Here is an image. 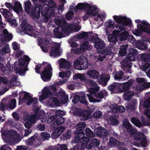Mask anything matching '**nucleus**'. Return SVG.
<instances>
[{
    "mask_svg": "<svg viewBox=\"0 0 150 150\" xmlns=\"http://www.w3.org/2000/svg\"><path fill=\"white\" fill-rule=\"evenodd\" d=\"M113 18L115 22L118 23V25H116L115 26V27L117 30H115L113 31V33L116 35L110 34L108 36V39L110 42L114 44L118 41L116 35H120V32L126 30L125 28L123 25H119L122 24L123 25L127 26L132 24V21L130 19L128 18L125 16H121L115 15L113 16Z\"/></svg>",
    "mask_w": 150,
    "mask_h": 150,
    "instance_id": "1",
    "label": "nucleus"
},
{
    "mask_svg": "<svg viewBox=\"0 0 150 150\" xmlns=\"http://www.w3.org/2000/svg\"><path fill=\"white\" fill-rule=\"evenodd\" d=\"M21 59L19 61V64H15L14 70L17 72L19 73L21 75L25 74V71L28 70V64L30 60V58L26 55H24L23 58L21 57Z\"/></svg>",
    "mask_w": 150,
    "mask_h": 150,
    "instance_id": "2",
    "label": "nucleus"
},
{
    "mask_svg": "<svg viewBox=\"0 0 150 150\" xmlns=\"http://www.w3.org/2000/svg\"><path fill=\"white\" fill-rule=\"evenodd\" d=\"M55 23L58 26L62 27V30L64 33H66L69 29L78 31L81 29V27L74 24H69L67 23L64 19H59L56 18L54 20Z\"/></svg>",
    "mask_w": 150,
    "mask_h": 150,
    "instance_id": "3",
    "label": "nucleus"
},
{
    "mask_svg": "<svg viewBox=\"0 0 150 150\" xmlns=\"http://www.w3.org/2000/svg\"><path fill=\"white\" fill-rule=\"evenodd\" d=\"M128 54L126 57V59H124L122 61L124 63L123 66L126 67H127L128 69H127V72L131 73L130 71L131 68L132 64L129 63L128 61H134L135 60V56L137 55L138 53L137 50L135 48H129L128 52Z\"/></svg>",
    "mask_w": 150,
    "mask_h": 150,
    "instance_id": "4",
    "label": "nucleus"
},
{
    "mask_svg": "<svg viewBox=\"0 0 150 150\" xmlns=\"http://www.w3.org/2000/svg\"><path fill=\"white\" fill-rule=\"evenodd\" d=\"M97 9V7L95 5H91L87 3H79L75 8V11L78 10H86L87 15H90L93 11H95Z\"/></svg>",
    "mask_w": 150,
    "mask_h": 150,
    "instance_id": "5",
    "label": "nucleus"
},
{
    "mask_svg": "<svg viewBox=\"0 0 150 150\" xmlns=\"http://www.w3.org/2000/svg\"><path fill=\"white\" fill-rule=\"evenodd\" d=\"M52 71L53 69L50 64L46 65L41 74L42 79L44 81H50L52 75Z\"/></svg>",
    "mask_w": 150,
    "mask_h": 150,
    "instance_id": "6",
    "label": "nucleus"
},
{
    "mask_svg": "<svg viewBox=\"0 0 150 150\" xmlns=\"http://www.w3.org/2000/svg\"><path fill=\"white\" fill-rule=\"evenodd\" d=\"M140 62L142 65L140 68L144 71H147L150 67V53H143L141 56Z\"/></svg>",
    "mask_w": 150,
    "mask_h": 150,
    "instance_id": "7",
    "label": "nucleus"
},
{
    "mask_svg": "<svg viewBox=\"0 0 150 150\" xmlns=\"http://www.w3.org/2000/svg\"><path fill=\"white\" fill-rule=\"evenodd\" d=\"M90 39V42L94 43V46L95 48L102 50L105 47L104 42L100 39L97 34H94L91 35Z\"/></svg>",
    "mask_w": 150,
    "mask_h": 150,
    "instance_id": "8",
    "label": "nucleus"
},
{
    "mask_svg": "<svg viewBox=\"0 0 150 150\" xmlns=\"http://www.w3.org/2000/svg\"><path fill=\"white\" fill-rule=\"evenodd\" d=\"M42 7L41 5H34L31 8L29 14L32 16L33 18L38 19L40 16V13L41 12Z\"/></svg>",
    "mask_w": 150,
    "mask_h": 150,
    "instance_id": "9",
    "label": "nucleus"
},
{
    "mask_svg": "<svg viewBox=\"0 0 150 150\" xmlns=\"http://www.w3.org/2000/svg\"><path fill=\"white\" fill-rule=\"evenodd\" d=\"M134 82V79L129 80L127 82L123 83H120L119 91L121 92L128 91L131 88Z\"/></svg>",
    "mask_w": 150,
    "mask_h": 150,
    "instance_id": "10",
    "label": "nucleus"
},
{
    "mask_svg": "<svg viewBox=\"0 0 150 150\" xmlns=\"http://www.w3.org/2000/svg\"><path fill=\"white\" fill-rule=\"evenodd\" d=\"M57 6V4L55 2L51 0L49 1L48 4H44L42 7L41 9H44L45 10H48V12L53 13L54 14L57 15V13H56L54 9Z\"/></svg>",
    "mask_w": 150,
    "mask_h": 150,
    "instance_id": "11",
    "label": "nucleus"
},
{
    "mask_svg": "<svg viewBox=\"0 0 150 150\" xmlns=\"http://www.w3.org/2000/svg\"><path fill=\"white\" fill-rule=\"evenodd\" d=\"M66 128L62 126H59L55 128L51 134L52 138L56 139L64 131Z\"/></svg>",
    "mask_w": 150,
    "mask_h": 150,
    "instance_id": "12",
    "label": "nucleus"
},
{
    "mask_svg": "<svg viewBox=\"0 0 150 150\" xmlns=\"http://www.w3.org/2000/svg\"><path fill=\"white\" fill-rule=\"evenodd\" d=\"M53 96L52 92L48 88H46L42 91V94L40 96V100H43L47 98H51Z\"/></svg>",
    "mask_w": 150,
    "mask_h": 150,
    "instance_id": "13",
    "label": "nucleus"
},
{
    "mask_svg": "<svg viewBox=\"0 0 150 150\" xmlns=\"http://www.w3.org/2000/svg\"><path fill=\"white\" fill-rule=\"evenodd\" d=\"M53 13L48 12V10H45L44 9H41V13L44 17L43 19L42 22L45 23H47L48 21V19L51 17H55L57 16V15L54 14Z\"/></svg>",
    "mask_w": 150,
    "mask_h": 150,
    "instance_id": "14",
    "label": "nucleus"
},
{
    "mask_svg": "<svg viewBox=\"0 0 150 150\" xmlns=\"http://www.w3.org/2000/svg\"><path fill=\"white\" fill-rule=\"evenodd\" d=\"M123 126L126 128L127 132L132 135H134L137 132V130L132 127L128 120L124 122Z\"/></svg>",
    "mask_w": 150,
    "mask_h": 150,
    "instance_id": "15",
    "label": "nucleus"
},
{
    "mask_svg": "<svg viewBox=\"0 0 150 150\" xmlns=\"http://www.w3.org/2000/svg\"><path fill=\"white\" fill-rule=\"evenodd\" d=\"M1 40L4 41H10L13 38V35L9 33L6 29H5L2 31L0 34Z\"/></svg>",
    "mask_w": 150,
    "mask_h": 150,
    "instance_id": "16",
    "label": "nucleus"
},
{
    "mask_svg": "<svg viewBox=\"0 0 150 150\" xmlns=\"http://www.w3.org/2000/svg\"><path fill=\"white\" fill-rule=\"evenodd\" d=\"M22 30L23 32L29 35L30 33H31L33 30V27L28 24L26 21H24L21 23Z\"/></svg>",
    "mask_w": 150,
    "mask_h": 150,
    "instance_id": "17",
    "label": "nucleus"
},
{
    "mask_svg": "<svg viewBox=\"0 0 150 150\" xmlns=\"http://www.w3.org/2000/svg\"><path fill=\"white\" fill-rule=\"evenodd\" d=\"M71 63L66 59L64 58H61L59 63V67L61 68L64 70L69 69L71 66Z\"/></svg>",
    "mask_w": 150,
    "mask_h": 150,
    "instance_id": "18",
    "label": "nucleus"
},
{
    "mask_svg": "<svg viewBox=\"0 0 150 150\" xmlns=\"http://www.w3.org/2000/svg\"><path fill=\"white\" fill-rule=\"evenodd\" d=\"M55 96L59 97L63 103H66L68 100V96L64 91H59L56 93Z\"/></svg>",
    "mask_w": 150,
    "mask_h": 150,
    "instance_id": "19",
    "label": "nucleus"
},
{
    "mask_svg": "<svg viewBox=\"0 0 150 150\" xmlns=\"http://www.w3.org/2000/svg\"><path fill=\"white\" fill-rule=\"evenodd\" d=\"M86 125L85 122H79L76 126L75 128L76 130L75 132H76V134L79 133L84 134V129L86 127Z\"/></svg>",
    "mask_w": 150,
    "mask_h": 150,
    "instance_id": "20",
    "label": "nucleus"
},
{
    "mask_svg": "<svg viewBox=\"0 0 150 150\" xmlns=\"http://www.w3.org/2000/svg\"><path fill=\"white\" fill-rule=\"evenodd\" d=\"M96 130V134L100 137L104 136L105 135H108V132L106 129L101 126L98 127Z\"/></svg>",
    "mask_w": 150,
    "mask_h": 150,
    "instance_id": "21",
    "label": "nucleus"
},
{
    "mask_svg": "<svg viewBox=\"0 0 150 150\" xmlns=\"http://www.w3.org/2000/svg\"><path fill=\"white\" fill-rule=\"evenodd\" d=\"M0 12L4 16L6 21L13 17V14L6 9L0 8Z\"/></svg>",
    "mask_w": 150,
    "mask_h": 150,
    "instance_id": "22",
    "label": "nucleus"
},
{
    "mask_svg": "<svg viewBox=\"0 0 150 150\" xmlns=\"http://www.w3.org/2000/svg\"><path fill=\"white\" fill-rule=\"evenodd\" d=\"M60 46L58 45H56L54 46L51 50L50 53L51 56H57L60 55L61 52L59 51Z\"/></svg>",
    "mask_w": 150,
    "mask_h": 150,
    "instance_id": "23",
    "label": "nucleus"
},
{
    "mask_svg": "<svg viewBox=\"0 0 150 150\" xmlns=\"http://www.w3.org/2000/svg\"><path fill=\"white\" fill-rule=\"evenodd\" d=\"M128 37L130 38H131L132 40L133 39H135L132 35H129V33L127 31H124L123 32H121L120 33V40L121 41H123L127 40Z\"/></svg>",
    "mask_w": 150,
    "mask_h": 150,
    "instance_id": "24",
    "label": "nucleus"
},
{
    "mask_svg": "<svg viewBox=\"0 0 150 150\" xmlns=\"http://www.w3.org/2000/svg\"><path fill=\"white\" fill-rule=\"evenodd\" d=\"M26 100H27L26 104L28 105L31 104L33 101L32 96H30L29 93L27 92H25V93L24 94V97L22 98L23 103H25Z\"/></svg>",
    "mask_w": 150,
    "mask_h": 150,
    "instance_id": "25",
    "label": "nucleus"
},
{
    "mask_svg": "<svg viewBox=\"0 0 150 150\" xmlns=\"http://www.w3.org/2000/svg\"><path fill=\"white\" fill-rule=\"evenodd\" d=\"M83 140L84 142L83 143V144L84 146H85V149L86 148L88 149H91L93 147V145L91 139L87 137H85L84 138Z\"/></svg>",
    "mask_w": 150,
    "mask_h": 150,
    "instance_id": "26",
    "label": "nucleus"
},
{
    "mask_svg": "<svg viewBox=\"0 0 150 150\" xmlns=\"http://www.w3.org/2000/svg\"><path fill=\"white\" fill-rule=\"evenodd\" d=\"M74 133L76 135V137L74 138V142L75 143H77L79 142V143H83L84 141H83V139L85 138L84 137L85 134L81 133H77L76 132H74Z\"/></svg>",
    "mask_w": 150,
    "mask_h": 150,
    "instance_id": "27",
    "label": "nucleus"
},
{
    "mask_svg": "<svg viewBox=\"0 0 150 150\" xmlns=\"http://www.w3.org/2000/svg\"><path fill=\"white\" fill-rule=\"evenodd\" d=\"M114 77L115 79L122 81L128 79L129 78V77H127L126 79L124 77L123 72L122 70H120L117 72L114 76Z\"/></svg>",
    "mask_w": 150,
    "mask_h": 150,
    "instance_id": "28",
    "label": "nucleus"
},
{
    "mask_svg": "<svg viewBox=\"0 0 150 150\" xmlns=\"http://www.w3.org/2000/svg\"><path fill=\"white\" fill-rule=\"evenodd\" d=\"M87 74L90 78L93 79H98L99 74V72L97 70L93 69L88 71Z\"/></svg>",
    "mask_w": 150,
    "mask_h": 150,
    "instance_id": "29",
    "label": "nucleus"
},
{
    "mask_svg": "<svg viewBox=\"0 0 150 150\" xmlns=\"http://www.w3.org/2000/svg\"><path fill=\"white\" fill-rule=\"evenodd\" d=\"M109 79L105 76L100 75V79H98V81L99 84L103 85V86H105L107 83Z\"/></svg>",
    "mask_w": 150,
    "mask_h": 150,
    "instance_id": "30",
    "label": "nucleus"
},
{
    "mask_svg": "<svg viewBox=\"0 0 150 150\" xmlns=\"http://www.w3.org/2000/svg\"><path fill=\"white\" fill-rule=\"evenodd\" d=\"M120 83L114 82L107 86L108 89L111 92H113L117 89L119 91Z\"/></svg>",
    "mask_w": 150,
    "mask_h": 150,
    "instance_id": "31",
    "label": "nucleus"
},
{
    "mask_svg": "<svg viewBox=\"0 0 150 150\" xmlns=\"http://www.w3.org/2000/svg\"><path fill=\"white\" fill-rule=\"evenodd\" d=\"M13 9L16 13H19V11H23V9L21 4L19 2L16 1L14 3V5L13 6Z\"/></svg>",
    "mask_w": 150,
    "mask_h": 150,
    "instance_id": "32",
    "label": "nucleus"
},
{
    "mask_svg": "<svg viewBox=\"0 0 150 150\" xmlns=\"http://www.w3.org/2000/svg\"><path fill=\"white\" fill-rule=\"evenodd\" d=\"M136 45L138 49L143 50L146 49L148 47L146 44L139 40H138L136 42Z\"/></svg>",
    "mask_w": 150,
    "mask_h": 150,
    "instance_id": "33",
    "label": "nucleus"
},
{
    "mask_svg": "<svg viewBox=\"0 0 150 150\" xmlns=\"http://www.w3.org/2000/svg\"><path fill=\"white\" fill-rule=\"evenodd\" d=\"M128 47V45L127 44L122 45L121 46L119 52V54L121 56H124L126 54L127 49Z\"/></svg>",
    "mask_w": 150,
    "mask_h": 150,
    "instance_id": "34",
    "label": "nucleus"
},
{
    "mask_svg": "<svg viewBox=\"0 0 150 150\" xmlns=\"http://www.w3.org/2000/svg\"><path fill=\"white\" fill-rule=\"evenodd\" d=\"M81 61V67H82V70L86 69L88 67V63L86 58L83 57L80 58Z\"/></svg>",
    "mask_w": 150,
    "mask_h": 150,
    "instance_id": "35",
    "label": "nucleus"
},
{
    "mask_svg": "<svg viewBox=\"0 0 150 150\" xmlns=\"http://www.w3.org/2000/svg\"><path fill=\"white\" fill-rule=\"evenodd\" d=\"M120 142L114 137H111L110 138L108 144L111 147L116 146L117 147L118 146V144H120Z\"/></svg>",
    "mask_w": 150,
    "mask_h": 150,
    "instance_id": "36",
    "label": "nucleus"
},
{
    "mask_svg": "<svg viewBox=\"0 0 150 150\" xmlns=\"http://www.w3.org/2000/svg\"><path fill=\"white\" fill-rule=\"evenodd\" d=\"M24 9L25 11L28 13L30 12L31 8H32V4L30 1L28 0L25 1L24 2Z\"/></svg>",
    "mask_w": 150,
    "mask_h": 150,
    "instance_id": "37",
    "label": "nucleus"
},
{
    "mask_svg": "<svg viewBox=\"0 0 150 150\" xmlns=\"http://www.w3.org/2000/svg\"><path fill=\"white\" fill-rule=\"evenodd\" d=\"M131 121L132 123L137 127L140 128L142 126V124L140 120L136 117H132L131 119Z\"/></svg>",
    "mask_w": 150,
    "mask_h": 150,
    "instance_id": "38",
    "label": "nucleus"
},
{
    "mask_svg": "<svg viewBox=\"0 0 150 150\" xmlns=\"http://www.w3.org/2000/svg\"><path fill=\"white\" fill-rule=\"evenodd\" d=\"M88 37V32H83L80 34L76 35L74 36V37L77 39H86Z\"/></svg>",
    "mask_w": 150,
    "mask_h": 150,
    "instance_id": "39",
    "label": "nucleus"
},
{
    "mask_svg": "<svg viewBox=\"0 0 150 150\" xmlns=\"http://www.w3.org/2000/svg\"><path fill=\"white\" fill-rule=\"evenodd\" d=\"M124 92L123 94L124 98L126 100H129L134 95L133 92L131 91H126Z\"/></svg>",
    "mask_w": 150,
    "mask_h": 150,
    "instance_id": "40",
    "label": "nucleus"
},
{
    "mask_svg": "<svg viewBox=\"0 0 150 150\" xmlns=\"http://www.w3.org/2000/svg\"><path fill=\"white\" fill-rule=\"evenodd\" d=\"M39 109L35 108L34 110V112L35 116L38 117L40 119L43 118V117H47L44 114L43 111H40L39 112Z\"/></svg>",
    "mask_w": 150,
    "mask_h": 150,
    "instance_id": "41",
    "label": "nucleus"
},
{
    "mask_svg": "<svg viewBox=\"0 0 150 150\" xmlns=\"http://www.w3.org/2000/svg\"><path fill=\"white\" fill-rule=\"evenodd\" d=\"M80 97V103L85 105H88V103L85 99V95L84 92H82L80 93L79 95Z\"/></svg>",
    "mask_w": 150,
    "mask_h": 150,
    "instance_id": "42",
    "label": "nucleus"
},
{
    "mask_svg": "<svg viewBox=\"0 0 150 150\" xmlns=\"http://www.w3.org/2000/svg\"><path fill=\"white\" fill-rule=\"evenodd\" d=\"M137 27V29L135 31L134 34L137 36H139L142 35V32H144L143 26L138 24Z\"/></svg>",
    "mask_w": 150,
    "mask_h": 150,
    "instance_id": "43",
    "label": "nucleus"
},
{
    "mask_svg": "<svg viewBox=\"0 0 150 150\" xmlns=\"http://www.w3.org/2000/svg\"><path fill=\"white\" fill-rule=\"evenodd\" d=\"M100 53L105 55L110 54L112 53V48L111 47L108 46L105 49L100 50Z\"/></svg>",
    "mask_w": 150,
    "mask_h": 150,
    "instance_id": "44",
    "label": "nucleus"
},
{
    "mask_svg": "<svg viewBox=\"0 0 150 150\" xmlns=\"http://www.w3.org/2000/svg\"><path fill=\"white\" fill-rule=\"evenodd\" d=\"M85 149V146L83 143H79L77 144L74 146L72 148L70 149V150H84Z\"/></svg>",
    "mask_w": 150,
    "mask_h": 150,
    "instance_id": "45",
    "label": "nucleus"
},
{
    "mask_svg": "<svg viewBox=\"0 0 150 150\" xmlns=\"http://www.w3.org/2000/svg\"><path fill=\"white\" fill-rule=\"evenodd\" d=\"M10 51L9 45L6 44L4 47H3L1 50H0V53L3 56L9 52Z\"/></svg>",
    "mask_w": 150,
    "mask_h": 150,
    "instance_id": "46",
    "label": "nucleus"
},
{
    "mask_svg": "<svg viewBox=\"0 0 150 150\" xmlns=\"http://www.w3.org/2000/svg\"><path fill=\"white\" fill-rule=\"evenodd\" d=\"M16 100L15 98L11 99L8 105V109H10L11 110L15 108L16 106Z\"/></svg>",
    "mask_w": 150,
    "mask_h": 150,
    "instance_id": "47",
    "label": "nucleus"
},
{
    "mask_svg": "<svg viewBox=\"0 0 150 150\" xmlns=\"http://www.w3.org/2000/svg\"><path fill=\"white\" fill-rule=\"evenodd\" d=\"M84 82L88 86H95L97 85L96 82L90 79H85Z\"/></svg>",
    "mask_w": 150,
    "mask_h": 150,
    "instance_id": "48",
    "label": "nucleus"
},
{
    "mask_svg": "<svg viewBox=\"0 0 150 150\" xmlns=\"http://www.w3.org/2000/svg\"><path fill=\"white\" fill-rule=\"evenodd\" d=\"M100 88L99 86H96L95 87L90 88L88 89V92L90 94L95 95L99 90Z\"/></svg>",
    "mask_w": 150,
    "mask_h": 150,
    "instance_id": "49",
    "label": "nucleus"
},
{
    "mask_svg": "<svg viewBox=\"0 0 150 150\" xmlns=\"http://www.w3.org/2000/svg\"><path fill=\"white\" fill-rule=\"evenodd\" d=\"M51 105H52L57 106L59 104V101L58 98L56 97H53L50 98L49 100Z\"/></svg>",
    "mask_w": 150,
    "mask_h": 150,
    "instance_id": "50",
    "label": "nucleus"
},
{
    "mask_svg": "<svg viewBox=\"0 0 150 150\" xmlns=\"http://www.w3.org/2000/svg\"><path fill=\"white\" fill-rule=\"evenodd\" d=\"M118 117V115H114L110 118L111 125H117L118 124L119 121L117 119Z\"/></svg>",
    "mask_w": 150,
    "mask_h": 150,
    "instance_id": "51",
    "label": "nucleus"
},
{
    "mask_svg": "<svg viewBox=\"0 0 150 150\" xmlns=\"http://www.w3.org/2000/svg\"><path fill=\"white\" fill-rule=\"evenodd\" d=\"M54 33V36L58 38H62L63 36V34L62 32H60L59 31L58 28H55L53 30V31Z\"/></svg>",
    "mask_w": 150,
    "mask_h": 150,
    "instance_id": "52",
    "label": "nucleus"
},
{
    "mask_svg": "<svg viewBox=\"0 0 150 150\" xmlns=\"http://www.w3.org/2000/svg\"><path fill=\"white\" fill-rule=\"evenodd\" d=\"M134 135V139L136 140H139L144 138V134L142 132H137Z\"/></svg>",
    "mask_w": 150,
    "mask_h": 150,
    "instance_id": "53",
    "label": "nucleus"
},
{
    "mask_svg": "<svg viewBox=\"0 0 150 150\" xmlns=\"http://www.w3.org/2000/svg\"><path fill=\"white\" fill-rule=\"evenodd\" d=\"M74 65L76 69L79 70H82L80 58L79 60L77 59L74 61Z\"/></svg>",
    "mask_w": 150,
    "mask_h": 150,
    "instance_id": "54",
    "label": "nucleus"
},
{
    "mask_svg": "<svg viewBox=\"0 0 150 150\" xmlns=\"http://www.w3.org/2000/svg\"><path fill=\"white\" fill-rule=\"evenodd\" d=\"M71 130H68L66 133L62 134L61 139L63 140L69 139L71 136Z\"/></svg>",
    "mask_w": 150,
    "mask_h": 150,
    "instance_id": "55",
    "label": "nucleus"
},
{
    "mask_svg": "<svg viewBox=\"0 0 150 150\" xmlns=\"http://www.w3.org/2000/svg\"><path fill=\"white\" fill-rule=\"evenodd\" d=\"M107 94V92L105 91H101L94 95V96L97 98L103 99Z\"/></svg>",
    "mask_w": 150,
    "mask_h": 150,
    "instance_id": "56",
    "label": "nucleus"
},
{
    "mask_svg": "<svg viewBox=\"0 0 150 150\" xmlns=\"http://www.w3.org/2000/svg\"><path fill=\"white\" fill-rule=\"evenodd\" d=\"M36 137V136L34 135L29 138L28 140H26L25 142L26 145L28 146L32 145Z\"/></svg>",
    "mask_w": 150,
    "mask_h": 150,
    "instance_id": "57",
    "label": "nucleus"
},
{
    "mask_svg": "<svg viewBox=\"0 0 150 150\" xmlns=\"http://www.w3.org/2000/svg\"><path fill=\"white\" fill-rule=\"evenodd\" d=\"M85 132L86 135L89 137L91 138L95 136V134L89 128H86L85 130Z\"/></svg>",
    "mask_w": 150,
    "mask_h": 150,
    "instance_id": "58",
    "label": "nucleus"
},
{
    "mask_svg": "<svg viewBox=\"0 0 150 150\" xmlns=\"http://www.w3.org/2000/svg\"><path fill=\"white\" fill-rule=\"evenodd\" d=\"M64 4H62L61 5H59L57 8L54 9L55 12L56 13V12H57L58 14L60 15L61 13L62 12L64 9Z\"/></svg>",
    "mask_w": 150,
    "mask_h": 150,
    "instance_id": "59",
    "label": "nucleus"
},
{
    "mask_svg": "<svg viewBox=\"0 0 150 150\" xmlns=\"http://www.w3.org/2000/svg\"><path fill=\"white\" fill-rule=\"evenodd\" d=\"M86 95L88 98L89 102L91 103H96L97 102H99L100 101V100H99L94 98L92 96V95L90 94H87Z\"/></svg>",
    "mask_w": 150,
    "mask_h": 150,
    "instance_id": "60",
    "label": "nucleus"
},
{
    "mask_svg": "<svg viewBox=\"0 0 150 150\" xmlns=\"http://www.w3.org/2000/svg\"><path fill=\"white\" fill-rule=\"evenodd\" d=\"M41 136L43 140H48L50 137V134L47 132L41 133Z\"/></svg>",
    "mask_w": 150,
    "mask_h": 150,
    "instance_id": "61",
    "label": "nucleus"
},
{
    "mask_svg": "<svg viewBox=\"0 0 150 150\" xmlns=\"http://www.w3.org/2000/svg\"><path fill=\"white\" fill-rule=\"evenodd\" d=\"M6 21L9 23L13 27H16L17 26L16 20L15 19H12V18H11Z\"/></svg>",
    "mask_w": 150,
    "mask_h": 150,
    "instance_id": "62",
    "label": "nucleus"
},
{
    "mask_svg": "<svg viewBox=\"0 0 150 150\" xmlns=\"http://www.w3.org/2000/svg\"><path fill=\"white\" fill-rule=\"evenodd\" d=\"M74 15V13L72 11H70L66 14L65 17L68 21L71 20Z\"/></svg>",
    "mask_w": 150,
    "mask_h": 150,
    "instance_id": "63",
    "label": "nucleus"
},
{
    "mask_svg": "<svg viewBox=\"0 0 150 150\" xmlns=\"http://www.w3.org/2000/svg\"><path fill=\"white\" fill-rule=\"evenodd\" d=\"M55 115L56 117V118H57L58 117H62L64 116L65 115L64 112L60 110H57L55 112Z\"/></svg>",
    "mask_w": 150,
    "mask_h": 150,
    "instance_id": "64",
    "label": "nucleus"
}]
</instances>
